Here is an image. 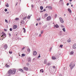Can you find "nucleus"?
<instances>
[{"label": "nucleus", "mask_w": 76, "mask_h": 76, "mask_svg": "<svg viewBox=\"0 0 76 76\" xmlns=\"http://www.w3.org/2000/svg\"><path fill=\"white\" fill-rule=\"evenodd\" d=\"M75 66V64H73V63L71 62L69 64V67H71V69H73Z\"/></svg>", "instance_id": "obj_1"}, {"label": "nucleus", "mask_w": 76, "mask_h": 76, "mask_svg": "<svg viewBox=\"0 0 76 76\" xmlns=\"http://www.w3.org/2000/svg\"><path fill=\"white\" fill-rule=\"evenodd\" d=\"M59 20L61 23H64V21H63V20L61 18H59Z\"/></svg>", "instance_id": "obj_2"}, {"label": "nucleus", "mask_w": 76, "mask_h": 76, "mask_svg": "<svg viewBox=\"0 0 76 76\" xmlns=\"http://www.w3.org/2000/svg\"><path fill=\"white\" fill-rule=\"evenodd\" d=\"M23 69H24V70H25V71L28 70V67H24Z\"/></svg>", "instance_id": "obj_3"}, {"label": "nucleus", "mask_w": 76, "mask_h": 76, "mask_svg": "<svg viewBox=\"0 0 76 76\" xmlns=\"http://www.w3.org/2000/svg\"><path fill=\"white\" fill-rule=\"evenodd\" d=\"M47 20H51V17L49 16L47 18Z\"/></svg>", "instance_id": "obj_4"}, {"label": "nucleus", "mask_w": 76, "mask_h": 76, "mask_svg": "<svg viewBox=\"0 0 76 76\" xmlns=\"http://www.w3.org/2000/svg\"><path fill=\"white\" fill-rule=\"evenodd\" d=\"M73 48L74 49H75V48H76V43L74 44L73 46Z\"/></svg>", "instance_id": "obj_5"}, {"label": "nucleus", "mask_w": 76, "mask_h": 76, "mask_svg": "<svg viewBox=\"0 0 76 76\" xmlns=\"http://www.w3.org/2000/svg\"><path fill=\"white\" fill-rule=\"evenodd\" d=\"M37 52L35 51H34L33 52V55H34V56H36V55H37Z\"/></svg>", "instance_id": "obj_6"}, {"label": "nucleus", "mask_w": 76, "mask_h": 76, "mask_svg": "<svg viewBox=\"0 0 76 76\" xmlns=\"http://www.w3.org/2000/svg\"><path fill=\"white\" fill-rule=\"evenodd\" d=\"M47 7H48V8L50 10V9H51V10H52V8L51 6H47L46 7V8H47Z\"/></svg>", "instance_id": "obj_7"}, {"label": "nucleus", "mask_w": 76, "mask_h": 76, "mask_svg": "<svg viewBox=\"0 0 76 76\" xmlns=\"http://www.w3.org/2000/svg\"><path fill=\"white\" fill-rule=\"evenodd\" d=\"M7 45H5L4 47V48L6 50L7 49Z\"/></svg>", "instance_id": "obj_8"}, {"label": "nucleus", "mask_w": 76, "mask_h": 76, "mask_svg": "<svg viewBox=\"0 0 76 76\" xmlns=\"http://www.w3.org/2000/svg\"><path fill=\"white\" fill-rule=\"evenodd\" d=\"M18 28V26L15 25L14 26H13V29H16Z\"/></svg>", "instance_id": "obj_9"}, {"label": "nucleus", "mask_w": 76, "mask_h": 76, "mask_svg": "<svg viewBox=\"0 0 76 76\" xmlns=\"http://www.w3.org/2000/svg\"><path fill=\"white\" fill-rule=\"evenodd\" d=\"M47 60L45 59L44 63V64H47Z\"/></svg>", "instance_id": "obj_10"}, {"label": "nucleus", "mask_w": 76, "mask_h": 76, "mask_svg": "<svg viewBox=\"0 0 76 76\" xmlns=\"http://www.w3.org/2000/svg\"><path fill=\"white\" fill-rule=\"evenodd\" d=\"M1 37H2V38H5L6 34L4 33V34L3 35L1 36Z\"/></svg>", "instance_id": "obj_11"}, {"label": "nucleus", "mask_w": 76, "mask_h": 76, "mask_svg": "<svg viewBox=\"0 0 76 76\" xmlns=\"http://www.w3.org/2000/svg\"><path fill=\"white\" fill-rule=\"evenodd\" d=\"M68 10L70 13H72V11L70 10V9L68 8Z\"/></svg>", "instance_id": "obj_12"}, {"label": "nucleus", "mask_w": 76, "mask_h": 76, "mask_svg": "<svg viewBox=\"0 0 76 76\" xmlns=\"http://www.w3.org/2000/svg\"><path fill=\"white\" fill-rule=\"evenodd\" d=\"M21 23L22 24H24V23H25V22L24 21V20H21L20 21Z\"/></svg>", "instance_id": "obj_13"}, {"label": "nucleus", "mask_w": 76, "mask_h": 76, "mask_svg": "<svg viewBox=\"0 0 76 76\" xmlns=\"http://www.w3.org/2000/svg\"><path fill=\"white\" fill-rule=\"evenodd\" d=\"M19 70L21 72H23V70H22V69H20Z\"/></svg>", "instance_id": "obj_14"}, {"label": "nucleus", "mask_w": 76, "mask_h": 76, "mask_svg": "<svg viewBox=\"0 0 76 76\" xmlns=\"http://www.w3.org/2000/svg\"><path fill=\"white\" fill-rule=\"evenodd\" d=\"M70 54L73 55V54H74V52L73 51H71L70 53Z\"/></svg>", "instance_id": "obj_15"}, {"label": "nucleus", "mask_w": 76, "mask_h": 76, "mask_svg": "<svg viewBox=\"0 0 76 76\" xmlns=\"http://www.w3.org/2000/svg\"><path fill=\"white\" fill-rule=\"evenodd\" d=\"M52 59H53V60H54V59H56V57H55V56H53V57H52Z\"/></svg>", "instance_id": "obj_16"}, {"label": "nucleus", "mask_w": 76, "mask_h": 76, "mask_svg": "<svg viewBox=\"0 0 76 76\" xmlns=\"http://www.w3.org/2000/svg\"><path fill=\"white\" fill-rule=\"evenodd\" d=\"M40 10H42L43 9V7L42 6H40Z\"/></svg>", "instance_id": "obj_17"}, {"label": "nucleus", "mask_w": 76, "mask_h": 76, "mask_svg": "<svg viewBox=\"0 0 76 76\" xmlns=\"http://www.w3.org/2000/svg\"><path fill=\"white\" fill-rule=\"evenodd\" d=\"M59 35H62V33H61V31H60L59 34Z\"/></svg>", "instance_id": "obj_18"}, {"label": "nucleus", "mask_w": 76, "mask_h": 76, "mask_svg": "<svg viewBox=\"0 0 76 76\" xmlns=\"http://www.w3.org/2000/svg\"><path fill=\"white\" fill-rule=\"evenodd\" d=\"M67 42H71V40H70V39H68L67 40Z\"/></svg>", "instance_id": "obj_19"}, {"label": "nucleus", "mask_w": 76, "mask_h": 76, "mask_svg": "<svg viewBox=\"0 0 76 76\" xmlns=\"http://www.w3.org/2000/svg\"><path fill=\"white\" fill-rule=\"evenodd\" d=\"M25 54L23 53L22 54V57H25Z\"/></svg>", "instance_id": "obj_20"}, {"label": "nucleus", "mask_w": 76, "mask_h": 76, "mask_svg": "<svg viewBox=\"0 0 76 76\" xmlns=\"http://www.w3.org/2000/svg\"><path fill=\"white\" fill-rule=\"evenodd\" d=\"M56 28H58L59 27V26L58 25L56 24Z\"/></svg>", "instance_id": "obj_21"}, {"label": "nucleus", "mask_w": 76, "mask_h": 76, "mask_svg": "<svg viewBox=\"0 0 76 76\" xmlns=\"http://www.w3.org/2000/svg\"><path fill=\"white\" fill-rule=\"evenodd\" d=\"M23 29H24V33H25L26 32V29L25 28H23Z\"/></svg>", "instance_id": "obj_22"}, {"label": "nucleus", "mask_w": 76, "mask_h": 76, "mask_svg": "<svg viewBox=\"0 0 76 76\" xmlns=\"http://www.w3.org/2000/svg\"><path fill=\"white\" fill-rule=\"evenodd\" d=\"M5 6H6L7 7H9V4H5Z\"/></svg>", "instance_id": "obj_23"}, {"label": "nucleus", "mask_w": 76, "mask_h": 76, "mask_svg": "<svg viewBox=\"0 0 76 76\" xmlns=\"http://www.w3.org/2000/svg\"><path fill=\"white\" fill-rule=\"evenodd\" d=\"M28 61H31V58H29L28 59Z\"/></svg>", "instance_id": "obj_24"}, {"label": "nucleus", "mask_w": 76, "mask_h": 76, "mask_svg": "<svg viewBox=\"0 0 76 76\" xmlns=\"http://www.w3.org/2000/svg\"><path fill=\"white\" fill-rule=\"evenodd\" d=\"M45 17H47V16H48V14H45Z\"/></svg>", "instance_id": "obj_25"}, {"label": "nucleus", "mask_w": 76, "mask_h": 76, "mask_svg": "<svg viewBox=\"0 0 76 76\" xmlns=\"http://www.w3.org/2000/svg\"><path fill=\"white\" fill-rule=\"evenodd\" d=\"M62 30L64 32H66V30H65V28H63Z\"/></svg>", "instance_id": "obj_26"}, {"label": "nucleus", "mask_w": 76, "mask_h": 76, "mask_svg": "<svg viewBox=\"0 0 76 76\" xmlns=\"http://www.w3.org/2000/svg\"><path fill=\"white\" fill-rule=\"evenodd\" d=\"M40 71L41 72H42V73H43L44 72V71H43V69H42L40 70Z\"/></svg>", "instance_id": "obj_27"}, {"label": "nucleus", "mask_w": 76, "mask_h": 76, "mask_svg": "<svg viewBox=\"0 0 76 76\" xmlns=\"http://www.w3.org/2000/svg\"><path fill=\"white\" fill-rule=\"evenodd\" d=\"M61 28H64V26H63V25H61Z\"/></svg>", "instance_id": "obj_28"}, {"label": "nucleus", "mask_w": 76, "mask_h": 76, "mask_svg": "<svg viewBox=\"0 0 76 76\" xmlns=\"http://www.w3.org/2000/svg\"><path fill=\"white\" fill-rule=\"evenodd\" d=\"M15 20H19V18H16L15 19Z\"/></svg>", "instance_id": "obj_29"}, {"label": "nucleus", "mask_w": 76, "mask_h": 76, "mask_svg": "<svg viewBox=\"0 0 76 76\" xmlns=\"http://www.w3.org/2000/svg\"><path fill=\"white\" fill-rule=\"evenodd\" d=\"M27 51H28V52H30L31 50H30V49L28 48L27 49Z\"/></svg>", "instance_id": "obj_30"}, {"label": "nucleus", "mask_w": 76, "mask_h": 76, "mask_svg": "<svg viewBox=\"0 0 76 76\" xmlns=\"http://www.w3.org/2000/svg\"><path fill=\"white\" fill-rule=\"evenodd\" d=\"M26 17H24L23 18V20H25V19H26Z\"/></svg>", "instance_id": "obj_31"}, {"label": "nucleus", "mask_w": 76, "mask_h": 76, "mask_svg": "<svg viewBox=\"0 0 76 76\" xmlns=\"http://www.w3.org/2000/svg\"><path fill=\"white\" fill-rule=\"evenodd\" d=\"M47 65L48 66H50V63H48V64H47Z\"/></svg>", "instance_id": "obj_32"}, {"label": "nucleus", "mask_w": 76, "mask_h": 76, "mask_svg": "<svg viewBox=\"0 0 76 76\" xmlns=\"http://www.w3.org/2000/svg\"><path fill=\"white\" fill-rule=\"evenodd\" d=\"M5 21L6 22H7V23H8V21H7V20L5 19Z\"/></svg>", "instance_id": "obj_33"}, {"label": "nucleus", "mask_w": 76, "mask_h": 76, "mask_svg": "<svg viewBox=\"0 0 76 76\" xmlns=\"http://www.w3.org/2000/svg\"><path fill=\"white\" fill-rule=\"evenodd\" d=\"M9 53L10 54H12V51H10H10H9Z\"/></svg>", "instance_id": "obj_34"}, {"label": "nucleus", "mask_w": 76, "mask_h": 76, "mask_svg": "<svg viewBox=\"0 0 76 76\" xmlns=\"http://www.w3.org/2000/svg\"><path fill=\"white\" fill-rule=\"evenodd\" d=\"M9 65H5V67H9Z\"/></svg>", "instance_id": "obj_35"}, {"label": "nucleus", "mask_w": 76, "mask_h": 76, "mask_svg": "<svg viewBox=\"0 0 76 76\" xmlns=\"http://www.w3.org/2000/svg\"><path fill=\"white\" fill-rule=\"evenodd\" d=\"M52 49V47L50 48L49 49V51H51Z\"/></svg>", "instance_id": "obj_36"}, {"label": "nucleus", "mask_w": 76, "mask_h": 76, "mask_svg": "<svg viewBox=\"0 0 76 76\" xmlns=\"http://www.w3.org/2000/svg\"><path fill=\"white\" fill-rule=\"evenodd\" d=\"M37 21H39V20H40V19H37Z\"/></svg>", "instance_id": "obj_37"}, {"label": "nucleus", "mask_w": 76, "mask_h": 76, "mask_svg": "<svg viewBox=\"0 0 76 76\" xmlns=\"http://www.w3.org/2000/svg\"><path fill=\"white\" fill-rule=\"evenodd\" d=\"M60 3H61V2H63V0H60L59 1Z\"/></svg>", "instance_id": "obj_38"}, {"label": "nucleus", "mask_w": 76, "mask_h": 76, "mask_svg": "<svg viewBox=\"0 0 76 76\" xmlns=\"http://www.w3.org/2000/svg\"><path fill=\"white\" fill-rule=\"evenodd\" d=\"M4 10L5 12H7V9H5Z\"/></svg>", "instance_id": "obj_39"}, {"label": "nucleus", "mask_w": 76, "mask_h": 76, "mask_svg": "<svg viewBox=\"0 0 76 76\" xmlns=\"http://www.w3.org/2000/svg\"><path fill=\"white\" fill-rule=\"evenodd\" d=\"M41 37V34H39V37Z\"/></svg>", "instance_id": "obj_40"}, {"label": "nucleus", "mask_w": 76, "mask_h": 76, "mask_svg": "<svg viewBox=\"0 0 76 76\" xmlns=\"http://www.w3.org/2000/svg\"><path fill=\"white\" fill-rule=\"evenodd\" d=\"M43 31H41V34H43Z\"/></svg>", "instance_id": "obj_41"}, {"label": "nucleus", "mask_w": 76, "mask_h": 76, "mask_svg": "<svg viewBox=\"0 0 76 76\" xmlns=\"http://www.w3.org/2000/svg\"><path fill=\"white\" fill-rule=\"evenodd\" d=\"M10 31H12V29L11 28L10 29Z\"/></svg>", "instance_id": "obj_42"}, {"label": "nucleus", "mask_w": 76, "mask_h": 76, "mask_svg": "<svg viewBox=\"0 0 76 76\" xmlns=\"http://www.w3.org/2000/svg\"><path fill=\"white\" fill-rule=\"evenodd\" d=\"M63 47V45H60V47H61V48H62V47Z\"/></svg>", "instance_id": "obj_43"}, {"label": "nucleus", "mask_w": 76, "mask_h": 76, "mask_svg": "<svg viewBox=\"0 0 76 76\" xmlns=\"http://www.w3.org/2000/svg\"><path fill=\"white\" fill-rule=\"evenodd\" d=\"M55 18H57V14L55 15Z\"/></svg>", "instance_id": "obj_44"}, {"label": "nucleus", "mask_w": 76, "mask_h": 76, "mask_svg": "<svg viewBox=\"0 0 76 76\" xmlns=\"http://www.w3.org/2000/svg\"><path fill=\"white\" fill-rule=\"evenodd\" d=\"M38 57L39 58L40 57H41V56H40V54H39V55Z\"/></svg>", "instance_id": "obj_45"}, {"label": "nucleus", "mask_w": 76, "mask_h": 76, "mask_svg": "<svg viewBox=\"0 0 76 76\" xmlns=\"http://www.w3.org/2000/svg\"><path fill=\"white\" fill-rule=\"evenodd\" d=\"M53 69H55L56 68V66H53Z\"/></svg>", "instance_id": "obj_46"}, {"label": "nucleus", "mask_w": 76, "mask_h": 76, "mask_svg": "<svg viewBox=\"0 0 76 76\" xmlns=\"http://www.w3.org/2000/svg\"><path fill=\"white\" fill-rule=\"evenodd\" d=\"M30 17H31V16H28V19H29V18H30Z\"/></svg>", "instance_id": "obj_47"}, {"label": "nucleus", "mask_w": 76, "mask_h": 76, "mask_svg": "<svg viewBox=\"0 0 76 76\" xmlns=\"http://www.w3.org/2000/svg\"><path fill=\"white\" fill-rule=\"evenodd\" d=\"M66 5H67V6H69V3H67L66 4Z\"/></svg>", "instance_id": "obj_48"}, {"label": "nucleus", "mask_w": 76, "mask_h": 76, "mask_svg": "<svg viewBox=\"0 0 76 76\" xmlns=\"http://www.w3.org/2000/svg\"><path fill=\"white\" fill-rule=\"evenodd\" d=\"M4 31H6H6H7V30L6 29H4Z\"/></svg>", "instance_id": "obj_49"}, {"label": "nucleus", "mask_w": 76, "mask_h": 76, "mask_svg": "<svg viewBox=\"0 0 76 76\" xmlns=\"http://www.w3.org/2000/svg\"><path fill=\"white\" fill-rule=\"evenodd\" d=\"M25 47H24L23 48H22V50H24V49H25Z\"/></svg>", "instance_id": "obj_50"}, {"label": "nucleus", "mask_w": 76, "mask_h": 76, "mask_svg": "<svg viewBox=\"0 0 76 76\" xmlns=\"http://www.w3.org/2000/svg\"><path fill=\"white\" fill-rule=\"evenodd\" d=\"M59 76H62V75H61V74H59Z\"/></svg>", "instance_id": "obj_51"}, {"label": "nucleus", "mask_w": 76, "mask_h": 76, "mask_svg": "<svg viewBox=\"0 0 76 76\" xmlns=\"http://www.w3.org/2000/svg\"><path fill=\"white\" fill-rule=\"evenodd\" d=\"M9 35H10V36H11V34L10 33L9 34Z\"/></svg>", "instance_id": "obj_52"}, {"label": "nucleus", "mask_w": 76, "mask_h": 76, "mask_svg": "<svg viewBox=\"0 0 76 76\" xmlns=\"http://www.w3.org/2000/svg\"><path fill=\"white\" fill-rule=\"evenodd\" d=\"M38 23H37L36 24V26H38Z\"/></svg>", "instance_id": "obj_53"}, {"label": "nucleus", "mask_w": 76, "mask_h": 76, "mask_svg": "<svg viewBox=\"0 0 76 76\" xmlns=\"http://www.w3.org/2000/svg\"><path fill=\"white\" fill-rule=\"evenodd\" d=\"M31 7H34V6L33 5H31Z\"/></svg>", "instance_id": "obj_54"}, {"label": "nucleus", "mask_w": 76, "mask_h": 76, "mask_svg": "<svg viewBox=\"0 0 76 76\" xmlns=\"http://www.w3.org/2000/svg\"><path fill=\"white\" fill-rule=\"evenodd\" d=\"M43 11H44V12H45V9H44V10H43Z\"/></svg>", "instance_id": "obj_55"}, {"label": "nucleus", "mask_w": 76, "mask_h": 76, "mask_svg": "<svg viewBox=\"0 0 76 76\" xmlns=\"http://www.w3.org/2000/svg\"><path fill=\"white\" fill-rule=\"evenodd\" d=\"M40 12H43V11H40Z\"/></svg>", "instance_id": "obj_56"}, {"label": "nucleus", "mask_w": 76, "mask_h": 76, "mask_svg": "<svg viewBox=\"0 0 76 76\" xmlns=\"http://www.w3.org/2000/svg\"><path fill=\"white\" fill-rule=\"evenodd\" d=\"M71 7H73V5H72H72H71Z\"/></svg>", "instance_id": "obj_57"}, {"label": "nucleus", "mask_w": 76, "mask_h": 76, "mask_svg": "<svg viewBox=\"0 0 76 76\" xmlns=\"http://www.w3.org/2000/svg\"><path fill=\"white\" fill-rule=\"evenodd\" d=\"M27 65H29V63H27Z\"/></svg>", "instance_id": "obj_58"}, {"label": "nucleus", "mask_w": 76, "mask_h": 76, "mask_svg": "<svg viewBox=\"0 0 76 76\" xmlns=\"http://www.w3.org/2000/svg\"><path fill=\"white\" fill-rule=\"evenodd\" d=\"M33 60H35V58H33Z\"/></svg>", "instance_id": "obj_59"}, {"label": "nucleus", "mask_w": 76, "mask_h": 76, "mask_svg": "<svg viewBox=\"0 0 76 76\" xmlns=\"http://www.w3.org/2000/svg\"><path fill=\"white\" fill-rule=\"evenodd\" d=\"M72 1V0H69L70 1Z\"/></svg>", "instance_id": "obj_60"}, {"label": "nucleus", "mask_w": 76, "mask_h": 76, "mask_svg": "<svg viewBox=\"0 0 76 76\" xmlns=\"http://www.w3.org/2000/svg\"><path fill=\"white\" fill-rule=\"evenodd\" d=\"M39 24L40 25H41V23H39Z\"/></svg>", "instance_id": "obj_61"}, {"label": "nucleus", "mask_w": 76, "mask_h": 76, "mask_svg": "<svg viewBox=\"0 0 76 76\" xmlns=\"http://www.w3.org/2000/svg\"><path fill=\"white\" fill-rule=\"evenodd\" d=\"M17 4H18V3L16 4V6H17Z\"/></svg>", "instance_id": "obj_62"}, {"label": "nucleus", "mask_w": 76, "mask_h": 76, "mask_svg": "<svg viewBox=\"0 0 76 76\" xmlns=\"http://www.w3.org/2000/svg\"><path fill=\"white\" fill-rule=\"evenodd\" d=\"M64 16H66V14H64Z\"/></svg>", "instance_id": "obj_63"}, {"label": "nucleus", "mask_w": 76, "mask_h": 76, "mask_svg": "<svg viewBox=\"0 0 76 76\" xmlns=\"http://www.w3.org/2000/svg\"><path fill=\"white\" fill-rule=\"evenodd\" d=\"M9 12H7V13H9Z\"/></svg>", "instance_id": "obj_64"}]
</instances>
